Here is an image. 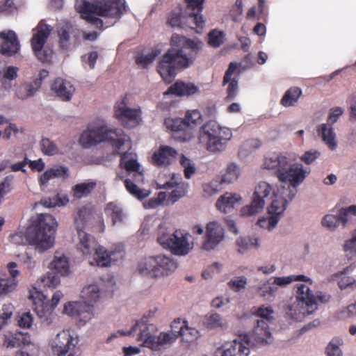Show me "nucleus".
<instances>
[{
    "label": "nucleus",
    "mask_w": 356,
    "mask_h": 356,
    "mask_svg": "<svg viewBox=\"0 0 356 356\" xmlns=\"http://www.w3.org/2000/svg\"><path fill=\"white\" fill-rule=\"evenodd\" d=\"M238 175L239 170L238 166L234 163H232L228 165L226 172L222 177V181L225 183H232L238 179Z\"/></svg>",
    "instance_id": "obj_50"
},
{
    "label": "nucleus",
    "mask_w": 356,
    "mask_h": 356,
    "mask_svg": "<svg viewBox=\"0 0 356 356\" xmlns=\"http://www.w3.org/2000/svg\"><path fill=\"white\" fill-rule=\"evenodd\" d=\"M273 313V310L270 306L268 307H264L261 306L259 307L256 309L255 312H253V314L258 317H260L261 320H264L267 322V321H269L270 318H272L271 315Z\"/></svg>",
    "instance_id": "obj_59"
},
{
    "label": "nucleus",
    "mask_w": 356,
    "mask_h": 356,
    "mask_svg": "<svg viewBox=\"0 0 356 356\" xmlns=\"http://www.w3.org/2000/svg\"><path fill=\"white\" fill-rule=\"evenodd\" d=\"M40 88V82L33 81L31 82H25L19 85L15 91V95L20 99H26L33 97Z\"/></svg>",
    "instance_id": "obj_34"
},
{
    "label": "nucleus",
    "mask_w": 356,
    "mask_h": 356,
    "mask_svg": "<svg viewBox=\"0 0 356 356\" xmlns=\"http://www.w3.org/2000/svg\"><path fill=\"white\" fill-rule=\"evenodd\" d=\"M224 231L222 226L217 222H210L207 225L206 239L202 243L205 250L214 249L223 239Z\"/></svg>",
    "instance_id": "obj_21"
},
{
    "label": "nucleus",
    "mask_w": 356,
    "mask_h": 356,
    "mask_svg": "<svg viewBox=\"0 0 356 356\" xmlns=\"http://www.w3.org/2000/svg\"><path fill=\"white\" fill-rule=\"evenodd\" d=\"M69 200L66 196L63 197L58 195L54 196L53 197H49L41 200V204L45 207L51 208L56 206L65 205L68 202Z\"/></svg>",
    "instance_id": "obj_51"
},
{
    "label": "nucleus",
    "mask_w": 356,
    "mask_h": 356,
    "mask_svg": "<svg viewBox=\"0 0 356 356\" xmlns=\"http://www.w3.org/2000/svg\"><path fill=\"white\" fill-rule=\"evenodd\" d=\"M245 343L235 339L232 341L225 342L218 348L216 356H248L250 353L249 346Z\"/></svg>",
    "instance_id": "obj_20"
},
{
    "label": "nucleus",
    "mask_w": 356,
    "mask_h": 356,
    "mask_svg": "<svg viewBox=\"0 0 356 356\" xmlns=\"http://www.w3.org/2000/svg\"><path fill=\"white\" fill-rule=\"evenodd\" d=\"M293 281H303L312 284L310 278L303 275H290L287 277H274V280L272 282L274 286H284Z\"/></svg>",
    "instance_id": "obj_43"
},
{
    "label": "nucleus",
    "mask_w": 356,
    "mask_h": 356,
    "mask_svg": "<svg viewBox=\"0 0 356 356\" xmlns=\"http://www.w3.org/2000/svg\"><path fill=\"white\" fill-rule=\"evenodd\" d=\"M17 289L14 278L0 277V298L13 292Z\"/></svg>",
    "instance_id": "obj_46"
},
{
    "label": "nucleus",
    "mask_w": 356,
    "mask_h": 356,
    "mask_svg": "<svg viewBox=\"0 0 356 356\" xmlns=\"http://www.w3.org/2000/svg\"><path fill=\"white\" fill-rule=\"evenodd\" d=\"M35 31V33H33L31 40L33 51L42 49L50 35V29L47 24H39L37 27L33 29V31Z\"/></svg>",
    "instance_id": "obj_31"
},
{
    "label": "nucleus",
    "mask_w": 356,
    "mask_h": 356,
    "mask_svg": "<svg viewBox=\"0 0 356 356\" xmlns=\"http://www.w3.org/2000/svg\"><path fill=\"white\" fill-rule=\"evenodd\" d=\"M317 132L318 135L322 138V140L331 150H334L337 147L335 133L334 132L332 124L329 123L322 124L318 128Z\"/></svg>",
    "instance_id": "obj_36"
},
{
    "label": "nucleus",
    "mask_w": 356,
    "mask_h": 356,
    "mask_svg": "<svg viewBox=\"0 0 356 356\" xmlns=\"http://www.w3.org/2000/svg\"><path fill=\"white\" fill-rule=\"evenodd\" d=\"M31 343L30 335L27 332H15L4 335L3 346L6 348H18Z\"/></svg>",
    "instance_id": "obj_28"
},
{
    "label": "nucleus",
    "mask_w": 356,
    "mask_h": 356,
    "mask_svg": "<svg viewBox=\"0 0 356 356\" xmlns=\"http://www.w3.org/2000/svg\"><path fill=\"white\" fill-rule=\"evenodd\" d=\"M340 223H342V218H341V213L338 216L326 215L322 220V225L324 227L332 230Z\"/></svg>",
    "instance_id": "obj_54"
},
{
    "label": "nucleus",
    "mask_w": 356,
    "mask_h": 356,
    "mask_svg": "<svg viewBox=\"0 0 356 356\" xmlns=\"http://www.w3.org/2000/svg\"><path fill=\"white\" fill-rule=\"evenodd\" d=\"M104 211L106 216L111 220L112 225L124 222L126 214L122 207L117 202H110L106 204Z\"/></svg>",
    "instance_id": "obj_32"
},
{
    "label": "nucleus",
    "mask_w": 356,
    "mask_h": 356,
    "mask_svg": "<svg viewBox=\"0 0 356 356\" xmlns=\"http://www.w3.org/2000/svg\"><path fill=\"white\" fill-rule=\"evenodd\" d=\"M288 204L287 200H280L278 196H274L270 206L268 208V213L270 214L269 218H262L259 219L257 225L259 227L268 229L269 231L273 229L279 221V216L286 209Z\"/></svg>",
    "instance_id": "obj_19"
},
{
    "label": "nucleus",
    "mask_w": 356,
    "mask_h": 356,
    "mask_svg": "<svg viewBox=\"0 0 356 356\" xmlns=\"http://www.w3.org/2000/svg\"><path fill=\"white\" fill-rule=\"evenodd\" d=\"M126 140V136L120 129H111L106 125L93 127L89 125L81 134L79 143L84 148H89L97 143L107 141L114 148V154H119Z\"/></svg>",
    "instance_id": "obj_4"
},
{
    "label": "nucleus",
    "mask_w": 356,
    "mask_h": 356,
    "mask_svg": "<svg viewBox=\"0 0 356 356\" xmlns=\"http://www.w3.org/2000/svg\"><path fill=\"white\" fill-rule=\"evenodd\" d=\"M42 152L49 156H52L58 152L56 145L49 138H42L40 141Z\"/></svg>",
    "instance_id": "obj_53"
},
{
    "label": "nucleus",
    "mask_w": 356,
    "mask_h": 356,
    "mask_svg": "<svg viewBox=\"0 0 356 356\" xmlns=\"http://www.w3.org/2000/svg\"><path fill=\"white\" fill-rule=\"evenodd\" d=\"M55 218L47 213H38L30 219L24 234L16 232L10 236V241L16 245L27 243L40 252L53 247L57 229Z\"/></svg>",
    "instance_id": "obj_2"
},
{
    "label": "nucleus",
    "mask_w": 356,
    "mask_h": 356,
    "mask_svg": "<svg viewBox=\"0 0 356 356\" xmlns=\"http://www.w3.org/2000/svg\"><path fill=\"white\" fill-rule=\"evenodd\" d=\"M124 186L129 193L140 200L145 198L149 195L147 191L139 188L138 186L129 179L124 180Z\"/></svg>",
    "instance_id": "obj_47"
},
{
    "label": "nucleus",
    "mask_w": 356,
    "mask_h": 356,
    "mask_svg": "<svg viewBox=\"0 0 356 356\" xmlns=\"http://www.w3.org/2000/svg\"><path fill=\"white\" fill-rule=\"evenodd\" d=\"M178 153L174 148L163 145L152 155L153 163L157 166H167L175 160Z\"/></svg>",
    "instance_id": "obj_26"
},
{
    "label": "nucleus",
    "mask_w": 356,
    "mask_h": 356,
    "mask_svg": "<svg viewBox=\"0 0 356 356\" xmlns=\"http://www.w3.org/2000/svg\"><path fill=\"white\" fill-rule=\"evenodd\" d=\"M0 38L3 40L0 49L1 54L11 56L18 52L20 45L13 31H8L7 33L0 32Z\"/></svg>",
    "instance_id": "obj_25"
},
{
    "label": "nucleus",
    "mask_w": 356,
    "mask_h": 356,
    "mask_svg": "<svg viewBox=\"0 0 356 356\" xmlns=\"http://www.w3.org/2000/svg\"><path fill=\"white\" fill-rule=\"evenodd\" d=\"M79 243L77 249L84 255L92 256L89 260L90 265L98 266H107L111 263V254L102 246L98 245L96 239L84 230L77 231Z\"/></svg>",
    "instance_id": "obj_10"
},
{
    "label": "nucleus",
    "mask_w": 356,
    "mask_h": 356,
    "mask_svg": "<svg viewBox=\"0 0 356 356\" xmlns=\"http://www.w3.org/2000/svg\"><path fill=\"white\" fill-rule=\"evenodd\" d=\"M51 266L56 273L47 272L45 275L40 278V282L44 288L55 289L60 284V277L58 273H60L61 275H67L69 273L68 259L64 255H55Z\"/></svg>",
    "instance_id": "obj_15"
},
{
    "label": "nucleus",
    "mask_w": 356,
    "mask_h": 356,
    "mask_svg": "<svg viewBox=\"0 0 356 356\" xmlns=\"http://www.w3.org/2000/svg\"><path fill=\"white\" fill-rule=\"evenodd\" d=\"M51 90L63 101L71 99L74 92V88L68 81L57 78L51 85Z\"/></svg>",
    "instance_id": "obj_29"
},
{
    "label": "nucleus",
    "mask_w": 356,
    "mask_h": 356,
    "mask_svg": "<svg viewBox=\"0 0 356 356\" xmlns=\"http://www.w3.org/2000/svg\"><path fill=\"white\" fill-rule=\"evenodd\" d=\"M271 191L272 187L267 182L261 181L255 187L251 204L241 209V215L250 216L261 211L264 207L266 199Z\"/></svg>",
    "instance_id": "obj_16"
},
{
    "label": "nucleus",
    "mask_w": 356,
    "mask_h": 356,
    "mask_svg": "<svg viewBox=\"0 0 356 356\" xmlns=\"http://www.w3.org/2000/svg\"><path fill=\"white\" fill-rule=\"evenodd\" d=\"M76 31L70 24H65L58 29V36L59 38V45L62 49H67L70 47V35L76 37Z\"/></svg>",
    "instance_id": "obj_37"
},
{
    "label": "nucleus",
    "mask_w": 356,
    "mask_h": 356,
    "mask_svg": "<svg viewBox=\"0 0 356 356\" xmlns=\"http://www.w3.org/2000/svg\"><path fill=\"white\" fill-rule=\"evenodd\" d=\"M238 67V65L236 63L232 62L229 63L224 74L222 86L227 84L226 90L227 95L225 98L226 102H231L236 97L238 90V80L236 77H232V75L236 73Z\"/></svg>",
    "instance_id": "obj_22"
},
{
    "label": "nucleus",
    "mask_w": 356,
    "mask_h": 356,
    "mask_svg": "<svg viewBox=\"0 0 356 356\" xmlns=\"http://www.w3.org/2000/svg\"><path fill=\"white\" fill-rule=\"evenodd\" d=\"M277 177L282 182H289L287 186H282L274 193V196H278L280 200H287L288 203L291 201L297 193V186L302 183L306 177L307 172L304 170L302 164L294 163L289 165V161Z\"/></svg>",
    "instance_id": "obj_9"
},
{
    "label": "nucleus",
    "mask_w": 356,
    "mask_h": 356,
    "mask_svg": "<svg viewBox=\"0 0 356 356\" xmlns=\"http://www.w3.org/2000/svg\"><path fill=\"white\" fill-rule=\"evenodd\" d=\"M331 296L320 292L316 298L309 287L305 284L297 285L296 301L289 307V313L296 321H301L305 316L312 314L317 309L316 299L321 303H327Z\"/></svg>",
    "instance_id": "obj_5"
},
{
    "label": "nucleus",
    "mask_w": 356,
    "mask_h": 356,
    "mask_svg": "<svg viewBox=\"0 0 356 356\" xmlns=\"http://www.w3.org/2000/svg\"><path fill=\"white\" fill-rule=\"evenodd\" d=\"M198 92V88L194 83L176 81L164 92V95L190 96Z\"/></svg>",
    "instance_id": "obj_30"
},
{
    "label": "nucleus",
    "mask_w": 356,
    "mask_h": 356,
    "mask_svg": "<svg viewBox=\"0 0 356 356\" xmlns=\"http://www.w3.org/2000/svg\"><path fill=\"white\" fill-rule=\"evenodd\" d=\"M37 58L42 63H49L52 58L53 51L49 49L42 48L33 51Z\"/></svg>",
    "instance_id": "obj_61"
},
{
    "label": "nucleus",
    "mask_w": 356,
    "mask_h": 356,
    "mask_svg": "<svg viewBox=\"0 0 356 356\" xmlns=\"http://www.w3.org/2000/svg\"><path fill=\"white\" fill-rule=\"evenodd\" d=\"M81 17L100 31L104 29L102 19L97 16L120 19L127 11L125 0H99L94 3L85 0L77 6Z\"/></svg>",
    "instance_id": "obj_3"
},
{
    "label": "nucleus",
    "mask_w": 356,
    "mask_h": 356,
    "mask_svg": "<svg viewBox=\"0 0 356 356\" xmlns=\"http://www.w3.org/2000/svg\"><path fill=\"white\" fill-rule=\"evenodd\" d=\"M188 234L180 230H175L174 233L163 232L161 228L158 232L157 241L165 249L178 256H184L189 253L193 246L189 243Z\"/></svg>",
    "instance_id": "obj_13"
},
{
    "label": "nucleus",
    "mask_w": 356,
    "mask_h": 356,
    "mask_svg": "<svg viewBox=\"0 0 356 356\" xmlns=\"http://www.w3.org/2000/svg\"><path fill=\"white\" fill-rule=\"evenodd\" d=\"M277 289V286H274L270 280H268L258 287L257 293L259 296L264 298L265 300L272 301L275 298Z\"/></svg>",
    "instance_id": "obj_41"
},
{
    "label": "nucleus",
    "mask_w": 356,
    "mask_h": 356,
    "mask_svg": "<svg viewBox=\"0 0 356 356\" xmlns=\"http://www.w3.org/2000/svg\"><path fill=\"white\" fill-rule=\"evenodd\" d=\"M247 284V278L245 276H240L232 279L228 282L229 287L235 292L244 289Z\"/></svg>",
    "instance_id": "obj_57"
},
{
    "label": "nucleus",
    "mask_w": 356,
    "mask_h": 356,
    "mask_svg": "<svg viewBox=\"0 0 356 356\" xmlns=\"http://www.w3.org/2000/svg\"><path fill=\"white\" fill-rule=\"evenodd\" d=\"M232 137V133L229 128L221 127L215 120H210L200 127L198 140L208 151L218 152L225 148Z\"/></svg>",
    "instance_id": "obj_7"
},
{
    "label": "nucleus",
    "mask_w": 356,
    "mask_h": 356,
    "mask_svg": "<svg viewBox=\"0 0 356 356\" xmlns=\"http://www.w3.org/2000/svg\"><path fill=\"white\" fill-rule=\"evenodd\" d=\"M240 200L239 195L226 193L217 200L216 206L220 211L226 213L233 209L235 204Z\"/></svg>",
    "instance_id": "obj_35"
},
{
    "label": "nucleus",
    "mask_w": 356,
    "mask_h": 356,
    "mask_svg": "<svg viewBox=\"0 0 356 356\" xmlns=\"http://www.w3.org/2000/svg\"><path fill=\"white\" fill-rule=\"evenodd\" d=\"M202 122V115L198 110L188 111L185 115L184 120L181 119H167L165 123L168 128L173 131H180L186 126L196 125Z\"/></svg>",
    "instance_id": "obj_23"
},
{
    "label": "nucleus",
    "mask_w": 356,
    "mask_h": 356,
    "mask_svg": "<svg viewBox=\"0 0 356 356\" xmlns=\"http://www.w3.org/2000/svg\"><path fill=\"white\" fill-rule=\"evenodd\" d=\"M181 321V319L179 318L174 320L171 325L172 329H179L177 334L178 337H181L183 341L187 343L195 341L200 336L199 331L195 327H189L186 321H183L182 325L179 327Z\"/></svg>",
    "instance_id": "obj_27"
},
{
    "label": "nucleus",
    "mask_w": 356,
    "mask_h": 356,
    "mask_svg": "<svg viewBox=\"0 0 356 356\" xmlns=\"http://www.w3.org/2000/svg\"><path fill=\"white\" fill-rule=\"evenodd\" d=\"M245 343L254 346H264L272 342L273 337L268 323L264 320H257L252 332L249 337L245 336Z\"/></svg>",
    "instance_id": "obj_18"
},
{
    "label": "nucleus",
    "mask_w": 356,
    "mask_h": 356,
    "mask_svg": "<svg viewBox=\"0 0 356 356\" xmlns=\"http://www.w3.org/2000/svg\"><path fill=\"white\" fill-rule=\"evenodd\" d=\"M343 250L348 259L356 255V229L353 232L351 238L346 241Z\"/></svg>",
    "instance_id": "obj_52"
},
{
    "label": "nucleus",
    "mask_w": 356,
    "mask_h": 356,
    "mask_svg": "<svg viewBox=\"0 0 356 356\" xmlns=\"http://www.w3.org/2000/svg\"><path fill=\"white\" fill-rule=\"evenodd\" d=\"M288 161L289 159L285 155L275 153L266 157L263 165L266 169L276 170L277 176L282 170H284V168Z\"/></svg>",
    "instance_id": "obj_33"
},
{
    "label": "nucleus",
    "mask_w": 356,
    "mask_h": 356,
    "mask_svg": "<svg viewBox=\"0 0 356 356\" xmlns=\"http://www.w3.org/2000/svg\"><path fill=\"white\" fill-rule=\"evenodd\" d=\"M202 46L200 41L173 33L170 47L163 55L157 66V71L163 79L169 83L174 79L177 70L186 69L193 65Z\"/></svg>",
    "instance_id": "obj_1"
},
{
    "label": "nucleus",
    "mask_w": 356,
    "mask_h": 356,
    "mask_svg": "<svg viewBox=\"0 0 356 356\" xmlns=\"http://www.w3.org/2000/svg\"><path fill=\"white\" fill-rule=\"evenodd\" d=\"M115 116L122 123H126L127 127H133L140 121L141 111L137 108H130L127 106V97H124L115 105Z\"/></svg>",
    "instance_id": "obj_17"
},
{
    "label": "nucleus",
    "mask_w": 356,
    "mask_h": 356,
    "mask_svg": "<svg viewBox=\"0 0 356 356\" xmlns=\"http://www.w3.org/2000/svg\"><path fill=\"white\" fill-rule=\"evenodd\" d=\"M13 177H6L0 182V204L3 202L4 196L12 191L11 181Z\"/></svg>",
    "instance_id": "obj_58"
},
{
    "label": "nucleus",
    "mask_w": 356,
    "mask_h": 356,
    "mask_svg": "<svg viewBox=\"0 0 356 356\" xmlns=\"http://www.w3.org/2000/svg\"><path fill=\"white\" fill-rule=\"evenodd\" d=\"M205 19L203 15L195 13L183 14L182 8L177 7L169 13L167 24L172 28L196 29L197 33H200L205 26Z\"/></svg>",
    "instance_id": "obj_14"
},
{
    "label": "nucleus",
    "mask_w": 356,
    "mask_h": 356,
    "mask_svg": "<svg viewBox=\"0 0 356 356\" xmlns=\"http://www.w3.org/2000/svg\"><path fill=\"white\" fill-rule=\"evenodd\" d=\"M74 339L68 331L63 330L56 334L51 342V348L54 352L57 353L58 356H63L74 349L75 344L73 343Z\"/></svg>",
    "instance_id": "obj_24"
},
{
    "label": "nucleus",
    "mask_w": 356,
    "mask_h": 356,
    "mask_svg": "<svg viewBox=\"0 0 356 356\" xmlns=\"http://www.w3.org/2000/svg\"><path fill=\"white\" fill-rule=\"evenodd\" d=\"M177 266V262L171 256L159 254L141 261L138 265V270L143 275L160 277L170 275Z\"/></svg>",
    "instance_id": "obj_11"
},
{
    "label": "nucleus",
    "mask_w": 356,
    "mask_h": 356,
    "mask_svg": "<svg viewBox=\"0 0 356 356\" xmlns=\"http://www.w3.org/2000/svg\"><path fill=\"white\" fill-rule=\"evenodd\" d=\"M33 318L29 312H23L17 320L18 325L20 327L29 328L33 323Z\"/></svg>",
    "instance_id": "obj_63"
},
{
    "label": "nucleus",
    "mask_w": 356,
    "mask_h": 356,
    "mask_svg": "<svg viewBox=\"0 0 356 356\" xmlns=\"http://www.w3.org/2000/svg\"><path fill=\"white\" fill-rule=\"evenodd\" d=\"M204 324L209 329H215L226 326V323L217 313L209 314L205 316Z\"/></svg>",
    "instance_id": "obj_44"
},
{
    "label": "nucleus",
    "mask_w": 356,
    "mask_h": 356,
    "mask_svg": "<svg viewBox=\"0 0 356 356\" xmlns=\"http://www.w3.org/2000/svg\"><path fill=\"white\" fill-rule=\"evenodd\" d=\"M343 343V340L340 337H334L326 347L327 356H342L343 353L340 347Z\"/></svg>",
    "instance_id": "obj_45"
},
{
    "label": "nucleus",
    "mask_w": 356,
    "mask_h": 356,
    "mask_svg": "<svg viewBox=\"0 0 356 356\" xmlns=\"http://www.w3.org/2000/svg\"><path fill=\"white\" fill-rule=\"evenodd\" d=\"M96 186L97 183L94 181L77 184L72 188V195L76 199L86 197L92 193Z\"/></svg>",
    "instance_id": "obj_39"
},
{
    "label": "nucleus",
    "mask_w": 356,
    "mask_h": 356,
    "mask_svg": "<svg viewBox=\"0 0 356 356\" xmlns=\"http://www.w3.org/2000/svg\"><path fill=\"white\" fill-rule=\"evenodd\" d=\"M120 165L127 172H137L139 170L140 165L137 161L132 158L131 154L128 152L121 154Z\"/></svg>",
    "instance_id": "obj_42"
},
{
    "label": "nucleus",
    "mask_w": 356,
    "mask_h": 356,
    "mask_svg": "<svg viewBox=\"0 0 356 356\" xmlns=\"http://www.w3.org/2000/svg\"><path fill=\"white\" fill-rule=\"evenodd\" d=\"M14 307L11 304H4L2 307L3 313L0 315V330L7 323L13 315Z\"/></svg>",
    "instance_id": "obj_60"
},
{
    "label": "nucleus",
    "mask_w": 356,
    "mask_h": 356,
    "mask_svg": "<svg viewBox=\"0 0 356 356\" xmlns=\"http://www.w3.org/2000/svg\"><path fill=\"white\" fill-rule=\"evenodd\" d=\"M93 217V211L90 208L82 207L77 211V215L74 218V224L77 231L83 230L86 226Z\"/></svg>",
    "instance_id": "obj_38"
},
{
    "label": "nucleus",
    "mask_w": 356,
    "mask_h": 356,
    "mask_svg": "<svg viewBox=\"0 0 356 356\" xmlns=\"http://www.w3.org/2000/svg\"><path fill=\"white\" fill-rule=\"evenodd\" d=\"M180 164L184 168V175L185 178L191 179L196 172L195 164L191 160L186 157L184 154H182L181 156Z\"/></svg>",
    "instance_id": "obj_49"
},
{
    "label": "nucleus",
    "mask_w": 356,
    "mask_h": 356,
    "mask_svg": "<svg viewBox=\"0 0 356 356\" xmlns=\"http://www.w3.org/2000/svg\"><path fill=\"white\" fill-rule=\"evenodd\" d=\"M187 5L186 10H189L188 13H195L199 15H202L200 13L203 10V4L204 0H184Z\"/></svg>",
    "instance_id": "obj_56"
},
{
    "label": "nucleus",
    "mask_w": 356,
    "mask_h": 356,
    "mask_svg": "<svg viewBox=\"0 0 356 356\" xmlns=\"http://www.w3.org/2000/svg\"><path fill=\"white\" fill-rule=\"evenodd\" d=\"M18 67L15 66H8L3 72L1 79L2 84H6L7 81H12L17 77Z\"/></svg>",
    "instance_id": "obj_62"
},
{
    "label": "nucleus",
    "mask_w": 356,
    "mask_h": 356,
    "mask_svg": "<svg viewBox=\"0 0 356 356\" xmlns=\"http://www.w3.org/2000/svg\"><path fill=\"white\" fill-rule=\"evenodd\" d=\"M83 302H74L65 304L63 311L72 316H76L79 323L84 325L94 316L93 304L99 298V289L95 284L89 285L81 291Z\"/></svg>",
    "instance_id": "obj_8"
},
{
    "label": "nucleus",
    "mask_w": 356,
    "mask_h": 356,
    "mask_svg": "<svg viewBox=\"0 0 356 356\" xmlns=\"http://www.w3.org/2000/svg\"><path fill=\"white\" fill-rule=\"evenodd\" d=\"M137 331H138L137 340L143 342L145 347L154 350H161L164 346L172 344L178 338V334L175 330L172 332H161L158 337L150 334L149 325L145 317L136 321L129 331L126 332L123 330H119L118 332L121 335L125 336L134 334Z\"/></svg>",
    "instance_id": "obj_6"
},
{
    "label": "nucleus",
    "mask_w": 356,
    "mask_h": 356,
    "mask_svg": "<svg viewBox=\"0 0 356 356\" xmlns=\"http://www.w3.org/2000/svg\"><path fill=\"white\" fill-rule=\"evenodd\" d=\"M302 95V90L298 87H291L283 95L280 104L284 107L294 106Z\"/></svg>",
    "instance_id": "obj_40"
},
{
    "label": "nucleus",
    "mask_w": 356,
    "mask_h": 356,
    "mask_svg": "<svg viewBox=\"0 0 356 356\" xmlns=\"http://www.w3.org/2000/svg\"><path fill=\"white\" fill-rule=\"evenodd\" d=\"M159 51L157 50H153L151 53L147 55H140L136 57V63L138 65H141L143 67H147L151 64L155 58L159 55Z\"/></svg>",
    "instance_id": "obj_55"
},
{
    "label": "nucleus",
    "mask_w": 356,
    "mask_h": 356,
    "mask_svg": "<svg viewBox=\"0 0 356 356\" xmlns=\"http://www.w3.org/2000/svg\"><path fill=\"white\" fill-rule=\"evenodd\" d=\"M225 33L217 29L212 30L209 32V44L212 47H219L224 42Z\"/></svg>",
    "instance_id": "obj_48"
},
{
    "label": "nucleus",
    "mask_w": 356,
    "mask_h": 356,
    "mask_svg": "<svg viewBox=\"0 0 356 356\" xmlns=\"http://www.w3.org/2000/svg\"><path fill=\"white\" fill-rule=\"evenodd\" d=\"M36 297L30 294L29 298L33 301V309L43 323L50 325L56 318L54 309L63 296L60 291H56L49 301L42 293L35 292Z\"/></svg>",
    "instance_id": "obj_12"
},
{
    "label": "nucleus",
    "mask_w": 356,
    "mask_h": 356,
    "mask_svg": "<svg viewBox=\"0 0 356 356\" xmlns=\"http://www.w3.org/2000/svg\"><path fill=\"white\" fill-rule=\"evenodd\" d=\"M3 1V3H0V13L10 15L17 10V7L13 0Z\"/></svg>",
    "instance_id": "obj_64"
}]
</instances>
